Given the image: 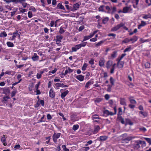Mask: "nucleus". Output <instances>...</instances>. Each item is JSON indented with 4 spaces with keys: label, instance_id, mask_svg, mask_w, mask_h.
<instances>
[{
    "label": "nucleus",
    "instance_id": "f257e3e1",
    "mask_svg": "<svg viewBox=\"0 0 151 151\" xmlns=\"http://www.w3.org/2000/svg\"><path fill=\"white\" fill-rule=\"evenodd\" d=\"M116 65V63L113 64V62L111 60H109L106 63V67L107 69L110 68L111 66L112 68L111 69L110 73H113L114 72L115 67Z\"/></svg>",
    "mask_w": 151,
    "mask_h": 151
},
{
    "label": "nucleus",
    "instance_id": "f03ea898",
    "mask_svg": "<svg viewBox=\"0 0 151 151\" xmlns=\"http://www.w3.org/2000/svg\"><path fill=\"white\" fill-rule=\"evenodd\" d=\"M61 135L60 133H55L52 136V139L53 142H57V139L59 138Z\"/></svg>",
    "mask_w": 151,
    "mask_h": 151
},
{
    "label": "nucleus",
    "instance_id": "7ed1b4c3",
    "mask_svg": "<svg viewBox=\"0 0 151 151\" xmlns=\"http://www.w3.org/2000/svg\"><path fill=\"white\" fill-rule=\"evenodd\" d=\"M124 25V24L122 23H121L113 28L111 29V30L113 31H116Z\"/></svg>",
    "mask_w": 151,
    "mask_h": 151
},
{
    "label": "nucleus",
    "instance_id": "20e7f679",
    "mask_svg": "<svg viewBox=\"0 0 151 151\" xmlns=\"http://www.w3.org/2000/svg\"><path fill=\"white\" fill-rule=\"evenodd\" d=\"M132 10V9L130 6H125L123 8L122 13H126L128 12L129 11Z\"/></svg>",
    "mask_w": 151,
    "mask_h": 151
},
{
    "label": "nucleus",
    "instance_id": "39448f33",
    "mask_svg": "<svg viewBox=\"0 0 151 151\" xmlns=\"http://www.w3.org/2000/svg\"><path fill=\"white\" fill-rule=\"evenodd\" d=\"M114 110L115 111L114 113H113L112 112L109 111L108 110H105L104 111V113L105 114H106L107 115H113L114 114H115L116 113V111L115 108H114Z\"/></svg>",
    "mask_w": 151,
    "mask_h": 151
},
{
    "label": "nucleus",
    "instance_id": "423d86ee",
    "mask_svg": "<svg viewBox=\"0 0 151 151\" xmlns=\"http://www.w3.org/2000/svg\"><path fill=\"white\" fill-rule=\"evenodd\" d=\"M105 60L104 58H101L99 60V64L101 67H103L105 63Z\"/></svg>",
    "mask_w": 151,
    "mask_h": 151
},
{
    "label": "nucleus",
    "instance_id": "0eeeda50",
    "mask_svg": "<svg viewBox=\"0 0 151 151\" xmlns=\"http://www.w3.org/2000/svg\"><path fill=\"white\" fill-rule=\"evenodd\" d=\"M92 119L94 122H99V116L95 114L93 115L92 117Z\"/></svg>",
    "mask_w": 151,
    "mask_h": 151
},
{
    "label": "nucleus",
    "instance_id": "6e6552de",
    "mask_svg": "<svg viewBox=\"0 0 151 151\" xmlns=\"http://www.w3.org/2000/svg\"><path fill=\"white\" fill-rule=\"evenodd\" d=\"M81 47L80 44L76 45L75 47L72 48V52H76L77 50L79 49Z\"/></svg>",
    "mask_w": 151,
    "mask_h": 151
},
{
    "label": "nucleus",
    "instance_id": "1a4fd4ad",
    "mask_svg": "<svg viewBox=\"0 0 151 151\" xmlns=\"http://www.w3.org/2000/svg\"><path fill=\"white\" fill-rule=\"evenodd\" d=\"M76 78L79 81L81 82L83 81L84 76L81 75H80L76 76Z\"/></svg>",
    "mask_w": 151,
    "mask_h": 151
},
{
    "label": "nucleus",
    "instance_id": "9d476101",
    "mask_svg": "<svg viewBox=\"0 0 151 151\" xmlns=\"http://www.w3.org/2000/svg\"><path fill=\"white\" fill-rule=\"evenodd\" d=\"M20 35L17 32H15L13 34L11 40H15V38L18 37L19 38H20Z\"/></svg>",
    "mask_w": 151,
    "mask_h": 151
},
{
    "label": "nucleus",
    "instance_id": "9b49d317",
    "mask_svg": "<svg viewBox=\"0 0 151 151\" xmlns=\"http://www.w3.org/2000/svg\"><path fill=\"white\" fill-rule=\"evenodd\" d=\"M1 141L4 146H6L7 145V143L6 142V138L5 135H4L1 137Z\"/></svg>",
    "mask_w": 151,
    "mask_h": 151
},
{
    "label": "nucleus",
    "instance_id": "f8f14e48",
    "mask_svg": "<svg viewBox=\"0 0 151 151\" xmlns=\"http://www.w3.org/2000/svg\"><path fill=\"white\" fill-rule=\"evenodd\" d=\"M117 61V65L118 68H122L124 66V62L123 61H121L118 60Z\"/></svg>",
    "mask_w": 151,
    "mask_h": 151
},
{
    "label": "nucleus",
    "instance_id": "ddd939ff",
    "mask_svg": "<svg viewBox=\"0 0 151 151\" xmlns=\"http://www.w3.org/2000/svg\"><path fill=\"white\" fill-rule=\"evenodd\" d=\"M81 5V3H76L74 4L73 5V9L75 10H77L79 8V6Z\"/></svg>",
    "mask_w": 151,
    "mask_h": 151
},
{
    "label": "nucleus",
    "instance_id": "4468645a",
    "mask_svg": "<svg viewBox=\"0 0 151 151\" xmlns=\"http://www.w3.org/2000/svg\"><path fill=\"white\" fill-rule=\"evenodd\" d=\"M39 56L36 53H34V55L32 57V59L33 61H35L38 60Z\"/></svg>",
    "mask_w": 151,
    "mask_h": 151
},
{
    "label": "nucleus",
    "instance_id": "2eb2a0df",
    "mask_svg": "<svg viewBox=\"0 0 151 151\" xmlns=\"http://www.w3.org/2000/svg\"><path fill=\"white\" fill-rule=\"evenodd\" d=\"M139 2V0H133L132 3L133 4V6L134 8L137 7V5H138Z\"/></svg>",
    "mask_w": 151,
    "mask_h": 151
},
{
    "label": "nucleus",
    "instance_id": "dca6fc26",
    "mask_svg": "<svg viewBox=\"0 0 151 151\" xmlns=\"http://www.w3.org/2000/svg\"><path fill=\"white\" fill-rule=\"evenodd\" d=\"M127 124H129L130 125H132L133 124V123L131 121L130 119H127L125 120V125H127Z\"/></svg>",
    "mask_w": 151,
    "mask_h": 151
},
{
    "label": "nucleus",
    "instance_id": "f3484780",
    "mask_svg": "<svg viewBox=\"0 0 151 151\" xmlns=\"http://www.w3.org/2000/svg\"><path fill=\"white\" fill-rule=\"evenodd\" d=\"M57 9H61L65 10V8H64V6L61 3H59L58 4L57 6Z\"/></svg>",
    "mask_w": 151,
    "mask_h": 151
},
{
    "label": "nucleus",
    "instance_id": "a211bd4d",
    "mask_svg": "<svg viewBox=\"0 0 151 151\" xmlns=\"http://www.w3.org/2000/svg\"><path fill=\"white\" fill-rule=\"evenodd\" d=\"M93 81H90L88 82L86 84L85 87L86 88H88L89 86L93 84Z\"/></svg>",
    "mask_w": 151,
    "mask_h": 151
},
{
    "label": "nucleus",
    "instance_id": "6ab92c4d",
    "mask_svg": "<svg viewBox=\"0 0 151 151\" xmlns=\"http://www.w3.org/2000/svg\"><path fill=\"white\" fill-rule=\"evenodd\" d=\"M100 129V127L98 126H96L94 128V133L96 134L99 131Z\"/></svg>",
    "mask_w": 151,
    "mask_h": 151
},
{
    "label": "nucleus",
    "instance_id": "aec40b11",
    "mask_svg": "<svg viewBox=\"0 0 151 151\" xmlns=\"http://www.w3.org/2000/svg\"><path fill=\"white\" fill-rule=\"evenodd\" d=\"M129 39L130 41H132V43H133L137 40L138 37L137 36H134L132 38Z\"/></svg>",
    "mask_w": 151,
    "mask_h": 151
},
{
    "label": "nucleus",
    "instance_id": "412c9836",
    "mask_svg": "<svg viewBox=\"0 0 151 151\" xmlns=\"http://www.w3.org/2000/svg\"><path fill=\"white\" fill-rule=\"evenodd\" d=\"M37 106H38L39 105L41 104L42 106H43L44 105V102L43 100H38L37 102Z\"/></svg>",
    "mask_w": 151,
    "mask_h": 151
},
{
    "label": "nucleus",
    "instance_id": "4be33fe9",
    "mask_svg": "<svg viewBox=\"0 0 151 151\" xmlns=\"http://www.w3.org/2000/svg\"><path fill=\"white\" fill-rule=\"evenodd\" d=\"M60 92L61 94H67L68 93L69 91L66 89H61Z\"/></svg>",
    "mask_w": 151,
    "mask_h": 151
},
{
    "label": "nucleus",
    "instance_id": "5701e85b",
    "mask_svg": "<svg viewBox=\"0 0 151 151\" xmlns=\"http://www.w3.org/2000/svg\"><path fill=\"white\" fill-rule=\"evenodd\" d=\"M43 74V72L41 71L40 72H38L36 75V77L37 79H39L40 78L42 77V74Z\"/></svg>",
    "mask_w": 151,
    "mask_h": 151
},
{
    "label": "nucleus",
    "instance_id": "b1692460",
    "mask_svg": "<svg viewBox=\"0 0 151 151\" xmlns=\"http://www.w3.org/2000/svg\"><path fill=\"white\" fill-rule=\"evenodd\" d=\"M108 138V137L106 136H100L99 137V140L100 141H104L106 140Z\"/></svg>",
    "mask_w": 151,
    "mask_h": 151
},
{
    "label": "nucleus",
    "instance_id": "393cba45",
    "mask_svg": "<svg viewBox=\"0 0 151 151\" xmlns=\"http://www.w3.org/2000/svg\"><path fill=\"white\" fill-rule=\"evenodd\" d=\"M56 40L57 41H59V42H61V40L63 39V36L61 35H57L56 37Z\"/></svg>",
    "mask_w": 151,
    "mask_h": 151
},
{
    "label": "nucleus",
    "instance_id": "a878e982",
    "mask_svg": "<svg viewBox=\"0 0 151 151\" xmlns=\"http://www.w3.org/2000/svg\"><path fill=\"white\" fill-rule=\"evenodd\" d=\"M120 104H121L124 105L126 106V103L125 99L124 98H121L120 99Z\"/></svg>",
    "mask_w": 151,
    "mask_h": 151
},
{
    "label": "nucleus",
    "instance_id": "bb28decb",
    "mask_svg": "<svg viewBox=\"0 0 151 151\" xmlns=\"http://www.w3.org/2000/svg\"><path fill=\"white\" fill-rule=\"evenodd\" d=\"M104 42V41L101 40L97 43H95V46L96 47L100 46Z\"/></svg>",
    "mask_w": 151,
    "mask_h": 151
},
{
    "label": "nucleus",
    "instance_id": "cd10ccee",
    "mask_svg": "<svg viewBox=\"0 0 151 151\" xmlns=\"http://www.w3.org/2000/svg\"><path fill=\"white\" fill-rule=\"evenodd\" d=\"M7 46L9 47H13L14 46V45L12 42H6Z\"/></svg>",
    "mask_w": 151,
    "mask_h": 151
},
{
    "label": "nucleus",
    "instance_id": "c85d7f7f",
    "mask_svg": "<svg viewBox=\"0 0 151 151\" xmlns=\"http://www.w3.org/2000/svg\"><path fill=\"white\" fill-rule=\"evenodd\" d=\"M131 49L132 46L131 45H130L124 50V52H129L131 50Z\"/></svg>",
    "mask_w": 151,
    "mask_h": 151
},
{
    "label": "nucleus",
    "instance_id": "c756f323",
    "mask_svg": "<svg viewBox=\"0 0 151 151\" xmlns=\"http://www.w3.org/2000/svg\"><path fill=\"white\" fill-rule=\"evenodd\" d=\"M7 34L5 32H3L0 33V37H5L7 36Z\"/></svg>",
    "mask_w": 151,
    "mask_h": 151
},
{
    "label": "nucleus",
    "instance_id": "7c9ffc66",
    "mask_svg": "<svg viewBox=\"0 0 151 151\" xmlns=\"http://www.w3.org/2000/svg\"><path fill=\"white\" fill-rule=\"evenodd\" d=\"M126 55V54L125 53L123 54H122L121 56H119L117 60L118 61H121L122 59Z\"/></svg>",
    "mask_w": 151,
    "mask_h": 151
},
{
    "label": "nucleus",
    "instance_id": "2f4dec72",
    "mask_svg": "<svg viewBox=\"0 0 151 151\" xmlns=\"http://www.w3.org/2000/svg\"><path fill=\"white\" fill-rule=\"evenodd\" d=\"M111 13H113L115 12L116 10V7H111Z\"/></svg>",
    "mask_w": 151,
    "mask_h": 151
},
{
    "label": "nucleus",
    "instance_id": "473e14b6",
    "mask_svg": "<svg viewBox=\"0 0 151 151\" xmlns=\"http://www.w3.org/2000/svg\"><path fill=\"white\" fill-rule=\"evenodd\" d=\"M78 16L79 14L78 13H77L76 14L72 13L70 15V17L77 18L78 17Z\"/></svg>",
    "mask_w": 151,
    "mask_h": 151
},
{
    "label": "nucleus",
    "instance_id": "72a5a7b5",
    "mask_svg": "<svg viewBox=\"0 0 151 151\" xmlns=\"http://www.w3.org/2000/svg\"><path fill=\"white\" fill-rule=\"evenodd\" d=\"M17 9H18L17 8H15L13 9V10L14 11L11 12V17H13L14 15L15 12H16Z\"/></svg>",
    "mask_w": 151,
    "mask_h": 151
},
{
    "label": "nucleus",
    "instance_id": "f704fd0d",
    "mask_svg": "<svg viewBox=\"0 0 151 151\" xmlns=\"http://www.w3.org/2000/svg\"><path fill=\"white\" fill-rule=\"evenodd\" d=\"M109 19L108 17H106L104 19H103V20H102L103 23L104 24H106L107 22L108 21Z\"/></svg>",
    "mask_w": 151,
    "mask_h": 151
},
{
    "label": "nucleus",
    "instance_id": "c9c22d12",
    "mask_svg": "<svg viewBox=\"0 0 151 151\" xmlns=\"http://www.w3.org/2000/svg\"><path fill=\"white\" fill-rule=\"evenodd\" d=\"M139 142V144H141L143 147H145L146 146V144L145 141H140Z\"/></svg>",
    "mask_w": 151,
    "mask_h": 151
},
{
    "label": "nucleus",
    "instance_id": "e433bc0d",
    "mask_svg": "<svg viewBox=\"0 0 151 151\" xmlns=\"http://www.w3.org/2000/svg\"><path fill=\"white\" fill-rule=\"evenodd\" d=\"M139 144V143H137L135 144L134 146V149H139L140 147Z\"/></svg>",
    "mask_w": 151,
    "mask_h": 151
},
{
    "label": "nucleus",
    "instance_id": "4c0bfd02",
    "mask_svg": "<svg viewBox=\"0 0 151 151\" xmlns=\"http://www.w3.org/2000/svg\"><path fill=\"white\" fill-rule=\"evenodd\" d=\"M79 128V125L78 124L74 125L73 127V129L74 130H76Z\"/></svg>",
    "mask_w": 151,
    "mask_h": 151
},
{
    "label": "nucleus",
    "instance_id": "58836bf2",
    "mask_svg": "<svg viewBox=\"0 0 151 151\" xmlns=\"http://www.w3.org/2000/svg\"><path fill=\"white\" fill-rule=\"evenodd\" d=\"M87 64L86 63H84L82 68V70H86V68L87 66Z\"/></svg>",
    "mask_w": 151,
    "mask_h": 151
},
{
    "label": "nucleus",
    "instance_id": "ea45409f",
    "mask_svg": "<svg viewBox=\"0 0 151 151\" xmlns=\"http://www.w3.org/2000/svg\"><path fill=\"white\" fill-rule=\"evenodd\" d=\"M144 139L146 140L150 145H151V139L146 137H144Z\"/></svg>",
    "mask_w": 151,
    "mask_h": 151
},
{
    "label": "nucleus",
    "instance_id": "a19ab883",
    "mask_svg": "<svg viewBox=\"0 0 151 151\" xmlns=\"http://www.w3.org/2000/svg\"><path fill=\"white\" fill-rule=\"evenodd\" d=\"M86 42H82L81 43L79 44L80 46H81V47H85L86 45Z\"/></svg>",
    "mask_w": 151,
    "mask_h": 151
},
{
    "label": "nucleus",
    "instance_id": "79ce46f5",
    "mask_svg": "<svg viewBox=\"0 0 151 151\" xmlns=\"http://www.w3.org/2000/svg\"><path fill=\"white\" fill-rule=\"evenodd\" d=\"M117 55L116 52H114L111 55V57L114 58L116 57Z\"/></svg>",
    "mask_w": 151,
    "mask_h": 151
},
{
    "label": "nucleus",
    "instance_id": "37998d69",
    "mask_svg": "<svg viewBox=\"0 0 151 151\" xmlns=\"http://www.w3.org/2000/svg\"><path fill=\"white\" fill-rule=\"evenodd\" d=\"M130 42L129 39L128 38H127L122 41V42L124 43H126L128 42Z\"/></svg>",
    "mask_w": 151,
    "mask_h": 151
},
{
    "label": "nucleus",
    "instance_id": "c03bdc74",
    "mask_svg": "<svg viewBox=\"0 0 151 151\" xmlns=\"http://www.w3.org/2000/svg\"><path fill=\"white\" fill-rule=\"evenodd\" d=\"M105 8L108 11V13H111V8L108 6H105Z\"/></svg>",
    "mask_w": 151,
    "mask_h": 151
},
{
    "label": "nucleus",
    "instance_id": "a18cd8bd",
    "mask_svg": "<svg viewBox=\"0 0 151 151\" xmlns=\"http://www.w3.org/2000/svg\"><path fill=\"white\" fill-rule=\"evenodd\" d=\"M129 100L130 102L132 104H136V101L133 99V98H130Z\"/></svg>",
    "mask_w": 151,
    "mask_h": 151
},
{
    "label": "nucleus",
    "instance_id": "49530a36",
    "mask_svg": "<svg viewBox=\"0 0 151 151\" xmlns=\"http://www.w3.org/2000/svg\"><path fill=\"white\" fill-rule=\"evenodd\" d=\"M104 6L103 5L100 6L99 9V11L104 12Z\"/></svg>",
    "mask_w": 151,
    "mask_h": 151
},
{
    "label": "nucleus",
    "instance_id": "de8ad7c7",
    "mask_svg": "<svg viewBox=\"0 0 151 151\" xmlns=\"http://www.w3.org/2000/svg\"><path fill=\"white\" fill-rule=\"evenodd\" d=\"M90 36L89 35L87 36H85L84 37L83 40V42L86 41L90 39Z\"/></svg>",
    "mask_w": 151,
    "mask_h": 151
},
{
    "label": "nucleus",
    "instance_id": "09e8293b",
    "mask_svg": "<svg viewBox=\"0 0 151 151\" xmlns=\"http://www.w3.org/2000/svg\"><path fill=\"white\" fill-rule=\"evenodd\" d=\"M59 22V20H57L55 22V26L56 27H58V26L60 25V24H58V22Z\"/></svg>",
    "mask_w": 151,
    "mask_h": 151
},
{
    "label": "nucleus",
    "instance_id": "8fccbe9b",
    "mask_svg": "<svg viewBox=\"0 0 151 151\" xmlns=\"http://www.w3.org/2000/svg\"><path fill=\"white\" fill-rule=\"evenodd\" d=\"M28 15L29 18L32 17L33 16L32 12L31 11H29L28 13Z\"/></svg>",
    "mask_w": 151,
    "mask_h": 151
},
{
    "label": "nucleus",
    "instance_id": "3c124183",
    "mask_svg": "<svg viewBox=\"0 0 151 151\" xmlns=\"http://www.w3.org/2000/svg\"><path fill=\"white\" fill-rule=\"evenodd\" d=\"M29 9L30 10L34 12H35L36 11V9L33 6H31L30 7Z\"/></svg>",
    "mask_w": 151,
    "mask_h": 151
},
{
    "label": "nucleus",
    "instance_id": "603ef678",
    "mask_svg": "<svg viewBox=\"0 0 151 151\" xmlns=\"http://www.w3.org/2000/svg\"><path fill=\"white\" fill-rule=\"evenodd\" d=\"M57 71V69L56 68H55L52 71H50L49 73H50L49 75H51L50 73H51L52 74L55 73Z\"/></svg>",
    "mask_w": 151,
    "mask_h": 151
},
{
    "label": "nucleus",
    "instance_id": "864d4df0",
    "mask_svg": "<svg viewBox=\"0 0 151 151\" xmlns=\"http://www.w3.org/2000/svg\"><path fill=\"white\" fill-rule=\"evenodd\" d=\"M89 63L92 65L94 64V59L91 58L88 62Z\"/></svg>",
    "mask_w": 151,
    "mask_h": 151
},
{
    "label": "nucleus",
    "instance_id": "5fc2aeb1",
    "mask_svg": "<svg viewBox=\"0 0 151 151\" xmlns=\"http://www.w3.org/2000/svg\"><path fill=\"white\" fill-rule=\"evenodd\" d=\"M22 76L20 74H18L17 76V78L19 80L18 82H20L21 81L22 79L21 78Z\"/></svg>",
    "mask_w": 151,
    "mask_h": 151
},
{
    "label": "nucleus",
    "instance_id": "6e6d98bb",
    "mask_svg": "<svg viewBox=\"0 0 151 151\" xmlns=\"http://www.w3.org/2000/svg\"><path fill=\"white\" fill-rule=\"evenodd\" d=\"M119 120L121 122L122 124H125V122L124 119L122 118V117H120L119 118Z\"/></svg>",
    "mask_w": 151,
    "mask_h": 151
},
{
    "label": "nucleus",
    "instance_id": "4d7b16f0",
    "mask_svg": "<svg viewBox=\"0 0 151 151\" xmlns=\"http://www.w3.org/2000/svg\"><path fill=\"white\" fill-rule=\"evenodd\" d=\"M19 10L20 12L22 13H24L27 11L26 9H22V8H19Z\"/></svg>",
    "mask_w": 151,
    "mask_h": 151
},
{
    "label": "nucleus",
    "instance_id": "13d9d810",
    "mask_svg": "<svg viewBox=\"0 0 151 151\" xmlns=\"http://www.w3.org/2000/svg\"><path fill=\"white\" fill-rule=\"evenodd\" d=\"M65 32V30L63 29L62 27H61L60 28L59 32L60 34H62Z\"/></svg>",
    "mask_w": 151,
    "mask_h": 151
},
{
    "label": "nucleus",
    "instance_id": "bf43d9fd",
    "mask_svg": "<svg viewBox=\"0 0 151 151\" xmlns=\"http://www.w3.org/2000/svg\"><path fill=\"white\" fill-rule=\"evenodd\" d=\"M52 82L51 81H49L48 83V88H50L52 86Z\"/></svg>",
    "mask_w": 151,
    "mask_h": 151
},
{
    "label": "nucleus",
    "instance_id": "052dcab7",
    "mask_svg": "<svg viewBox=\"0 0 151 151\" xmlns=\"http://www.w3.org/2000/svg\"><path fill=\"white\" fill-rule=\"evenodd\" d=\"M110 82L112 85H113L114 84V80L112 77H111L110 79Z\"/></svg>",
    "mask_w": 151,
    "mask_h": 151
},
{
    "label": "nucleus",
    "instance_id": "680f3d73",
    "mask_svg": "<svg viewBox=\"0 0 151 151\" xmlns=\"http://www.w3.org/2000/svg\"><path fill=\"white\" fill-rule=\"evenodd\" d=\"M82 149L83 150H85V151H87L89 150L90 149V148L88 147H84L82 148Z\"/></svg>",
    "mask_w": 151,
    "mask_h": 151
},
{
    "label": "nucleus",
    "instance_id": "e2e57ef3",
    "mask_svg": "<svg viewBox=\"0 0 151 151\" xmlns=\"http://www.w3.org/2000/svg\"><path fill=\"white\" fill-rule=\"evenodd\" d=\"M150 17V16L149 15H145L143 16L142 18L145 19H147Z\"/></svg>",
    "mask_w": 151,
    "mask_h": 151
},
{
    "label": "nucleus",
    "instance_id": "0e129e2a",
    "mask_svg": "<svg viewBox=\"0 0 151 151\" xmlns=\"http://www.w3.org/2000/svg\"><path fill=\"white\" fill-rule=\"evenodd\" d=\"M54 93V91L52 88H51L49 94H53Z\"/></svg>",
    "mask_w": 151,
    "mask_h": 151
},
{
    "label": "nucleus",
    "instance_id": "69168bd1",
    "mask_svg": "<svg viewBox=\"0 0 151 151\" xmlns=\"http://www.w3.org/2000/svg\"><path fill=\"white\" fill-rule=\"evenodd\" d=\"M139 114L142 115L144 116H147L146 114L143 111H141L139 112Z\"/></svg>",
    "mask_w": 151,
    "mask_h": 151
},
{
    "label": "nucleus",
    "instance_id": "338daca9",
    "mask_svg": "<svg viewBox=\"0 0 151 151\" xmlns=\"http://www.w3.org/2000/svg\"><path fill=\"white\" fill-rule=\"evenodd\" d=\"M20 147V146L19 145H17L14 147V149L17 150L19 149Z\"/></svg>",
    "mask_w": 151,
    "mask_h": 151
},
{
    "label": "nucleus",
    "instance_id": "774afa93",
    "mask_svg": "<svg viewBox=\"0 0 151 151\" xmlns=\"http://www.w3.org/2000/svg\"><path fill=\"white\" fill-rule=\"evenodd\" d=\"M97 40V39L96 38H93L91 39L90 40V42H95Z\"/></svg>",
    "mask_w": 151,
    "mask_h": 151
}]
</instances>
